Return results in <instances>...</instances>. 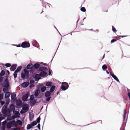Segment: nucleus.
Masks as SVG:
<instances>
[{
	"label": "nucleus",
	"instance_id": "a878e982",
	"mask_svg": "<svg viewBox=\"0 0 130 130\" xmlns=\"http://www.w3.org/2000/svg\"><path fill=\"white\" fill-rule=\"evenodd\" d=\"M46 90V87L45 86H42L41 89V91L42 92H44Z\"/></svg>",
	"mask_w": 130,
	"mask_h": 130
},
{
	"label": "nucleus",
	"instance_id": "4468645a",
	"mask_svg": "<svg viewBox=\"0 0 130 130\" xmlns=\"http://www.w3.org/2000/svg\"><path fill=\"white\" fill-rule=\"evenodd\" d=\"M41 76L39 74H36L35 75V80L36 81H38L41 78Z\"/></svg>",
	"mask_w": 130,
	"mask_h": 130
},
{
	"label": "nucleus",
	"instance_id": "5701e85b",
	"mask_svg": "<svg viewBox=\"0 0 130 130\" xmlns=\"http://www.w3.org/2000/svg\"><path fill=\"white\" fill-rule=\"evenodd\" d=\"M30 101L31 102H30V104L32 105H34L36 103V100L35 99H34L33 100H31Z\"/></svg>",
	"mask_w": 130,
	"mask_h": 130
},
{
	"label": "nucleus",
	"instance_id": "bf43d9fd",
	"mask_svg": "<svg viewBox=\"0 0 130 130\" xmlns=\"http://www.w3.org/2000/svg\"><path fill=\"white\" fill-rule=\"evenodd\" d=\"M19 71L17 69L16 70H15V72L16 73H18Z\"/></svg>",
	"mask_w": 130,
	"mask_h": 130
},
{
	"label": "nucleus",
	"instance_id": "7ed1b4c3",
	"mask_svg": "<svg viewBox=\"0 0 130 130\" xmlns=\"http://www.w3.org/2000/svg\"><path fill=\"white\" fill-rule=\"evenodd\" d=\"M69 87V85L66 82H63L62 83L61 88L64 91L67 90Z\"/></svg>",
	"mask_w": 130,
	"mask_h": 130
},
{
	"label": "nucleus",
	"instance_id": "39448f33",
	"mask_svg": "<svg viewBox=\"0 0 130 130\" xmlns=\"http://www.w3.org/2000/svg\"><path fill=\"white\" fill-rule=\"evenodd\" d=\"M2 85L3 87H9V84L8 80L7 79H5L4 83L2 84Z\"/></svg>",
	"mask_w": 130,
	"mask_h": 130
},
{
	"label": "nucleus",
	"instance_id": "9d476101",
	"mask_svg": "<svg viewBox=\"0 0 130 130\" xmlns=\"http://www.w3.org/2000/svg\"><path fill=\"white\" fill-rule=\"evenodd\" d=\"M17 66V65L16 64L12 65L10 69V71H14L16 69Z\"/></svg>",
	"mask_w": 130,
	"mask_h": 130
},
{
	"label": "nucleus",
	"instance_id": "a18cd8bd",
	"mask_svg": "<svg viewBox=\"0 0 130 130\" xmlns=\"http://www.w3.org/2000/svg\"><path fill=\"white\" fill-rule=\"evenodd\" d=\"M0 102L1 104L2 105H3L5 103V102L4 101H0Z\"/></svg>",
	"mask_w": 130,
	"mask_h": 130
},
{
	"label": "nucleus",
	"instance_id": "b1692460",
	"mask_svg": "<svg viewBox=\"0 0 130 130\" xmlns=\"http://www.w3.org/2000/svg\"><path fill=\"white\" fill-rule=\"evenodd\" d=\"M13 113L14 115H16L17 117H18L19 115V112L15 111H13Z\"/></svg>",
	"mask_w": 130,
	"mask_h": 130
},
{
	"label": "nucleus",
	"instance_id": "69168bd1",
	"mask_svg": "<svg viewBox=\"0 0 130 130\" xmlns=\"http://www.w3.org/2000/svg\"><path fill=\"white\" fill-rule=\"evenodd\" d=\"M79 18L78 19V20H77V21H76V25H77V22H78V21H79Z\"/></svg>",
	"mask_w": 130,
	"mask_h": 130
},
{
	"label": "nucleus",
	"instance_id": "e2e57ef3",
	"mask_svg": "<svg viewBox=\"0 0 130 130\" xmlns=\"http://www.w3.org/2000/svg\"><path fill=\"white\" fill-rule=\"evenodd\" d=\"M46 3V4H47V5H48L49 6V7H50V6L49 5H50V4H49V3Z\"/></svg>",
	"mask_w": 130,
	"mask_h": 130
},
{
	"label": "nucleus",
	"instance_id": "bb28decb",
	"mask_svg": "<svg viewBox=\"0 0 130 130\" xmlns=\"http://www.w3.org/2000/svg\"><path fill=\"white\" fill-rule=\"evenodd\" d=\"M8 87H5L3 88V90L4 93L8 92Z\"/></svg>",
	"mask_w": 130,
	"mask_h": 130
},
{
	"label": "nucleus",
	"instance_id": "338daca9",
	"mask_svg": "<svg viewBox=\"0 0 130 130\" xmlns=\"http://www.w3.org/2000/svg\"><path fill=\"white\" fill-rule=\"evenodd\" d=\"M51 74V72L50 70L49 71V75H50Z\"/></svg>",
	"mask_w": 130,
	"mask_h": 130
},
{
	"label": "nucleus",
	"instance_id": "774afa93",
	"mask_svg": "<svg viewBox=\"0 0 130 130\" xmlns=\"http://www.w3.org/2000/svg\"><path fill=\"white\" fill-rule=\"evenodd\" d=\"M106 72L108 74H109V72L108 71H106Z\"/></svg>",
	"mask_w": 130,
	"mask_h": 130
},
{
	"label": "nucleus",
	"instance_id": "603ef678",
	"mask_svg": "<svg viewBox=\"0 0 130 130\" xmlns=\"http://www.w3.org/2000/svg\"><path fill=\"white\" fill-rule=\"evenodd\" d=\"M20 129L18 128H14L13 129V130H19Z\"/></svg>",
	"mask_w": 130,
	"mask_h": 130
},
{
	"label": "nucleus",
	"instance_id": "0eeeda50",
	"mask_svg": "<svg viewBox=\"0 0 130 130\" xmlns=\"http://www.w3.org/2000/svg\"><path fill=\"white\" fill-rule=\"evenodd\" d=\"M29 110L28 108L26 106L24 107L20 111L21 114H23L27 112Z\"/></svg>",
	"mask_w": 130,
	"mask_h": 130
},
{
	"label": "nucleus",
	"instance_id": "a211bd4d",
	"mask_svg": "<svg viewBox=\"0 0 130 130\" xmlns=\"http://www.w3.org/2000/svg\"><path fill=\"white\" fill-rule=\"evenodd\" d=\"M52 83L51 82H47L46 83L45 85L46 86L50 87L52 86Z\"/></svg>",
	"mask_w": 130,
	"mask_h": 130
},
{
	"label": "nucleus",
	"instance_id": "dca6fc26",
	"mask_svg": "<svg viewBox=\"0 0 130 130\" xmlns=\"http://www.w3.org/2000/svg\"><path fill=\"white\" fill-rule=\"evenodd\" d=\"M9 108V109L10 110V111H11L13 112V111H15V107L13 104H11L10 105Z\"/></svg>",
	"mask_w": 130,
	"mask_h": 130
},
{
	"label": "nucleus",
	"instance_id": "0e129e2a",
	"mask_svg": "<svg viewBox=\"0 0 130 130\" xmlns=\"http://www.w3.org/2000/svg\"><path fill=\"white\" fill-rule=\"evenodd\" d=\"M5 127L4 126H3L2 127V130H4L5 129Z\"/></svg>",
	"mask_w": 130,
	"mask_h": 130
},
{
	"label": "nucleus",
	"instance_id": "4c0bfd02",
	"mask_svg": "<svg viewBox=\"0 0 130 130\" xmlns=\"http://www.w3.org/2000/svg\"><path fill=\"white\" fill-rule=\"evenodd\" d=\"M17 73L15 72H14L13 74V75L14 76V77L15 78H16L17 76Z\"/></svg>",
	"mask_w": 130,
	"mask_h": 130
},
{
	"label": "nucleus",
	"instance_id": "6e6552de",
	"mask_svg": "<svg viewBox=\"0 0 130 130\" xmlns=\"http://www.w3.org/2000/svg\"><path fill=\"white\" fill-rule=\"evenodd\" d=\"M39 122H31L30 124H28L27 125V129H30L33 126L37 124V123Z\"/></svg>",
	"mask_w": 130,
	"mask_h": 130
},
{
	"label": "nucleus",
	"instance_id": "ddd939ff",
	"mask_svg": "<svg viewBox=\"0 0 130 130\" xmlns=\"http://www.w3.org/2000/svg\"><path fill=\"white\" fill-rule=\"evenodd\" d=\"M110 74L111 76L115 80H116L118 82H119V79L116 75L111 73H110Z\"/></svg>",
	"mask_w": 130,
	"mask_h": 130
},
{
	"label": "nucleus",
	"instance_id": "4d7b16f0",
	"mask_svg": "<svg viewBox=\"0 0 130 130\" xmlns=\"http://www.w3.org/2000/svg\"><path fill=\"white\" fill-rule=\"evenodd\" d=\"M127 36H121L120 37L122 38H123Z\"/></svg>",
	"mask_w": 130,
	"mask_h": 130
},
{
	"label": "nucleus",
	"instance_id": "6e6d98bb",
	"mask_svg": "<svg viewBox=\"0 0 130 130\" xmlns=\"http://www.w3.org/2000/svg\"><path fill=\"white\" fill-rule=\"evenodd\" d=\"M15 46L17 47H20L21 46V45L20 44H19L18 45H15Z\"/></svg>",
	"mask_w": 130,
	"mask_h": 130
},
{
	"label": "nucleus",
	"instance_id": "6ab92c4d",
	"mask_svg": "<svg viewBox=\"0 0 130 130\" xmlns=\"http://www.w3.org/2000/svg\"><path fill=\"white\" fill-rule=\"evenodd\" d=\"M10 92H6L5 95V98L6 99H7L10 96Z\"/></svg>",
	"mask_w": 130,
	"mask_h": 130
},
{
	"label": "nucleus",
	"instance_id": "f03ea898",
	"mask_svg": "<svg viewBox=\"0 0 130 130\" xmlns=\"http://www.w3.org/2000/svg\"><path fill=\"white\" fill-rule=\"evenodd\" d=\"M29 73V71L24 69V70L22 71L21 74L22 78L23 79H24L25 78H27L28 77Z\"/></svg>",
	"mask_w": 130,
	"mask_h": 130
},
{
	"label": "nucleus",
	"instance_id": "7c9ffc66",
	"mask_svg": "<svg viewBox=\"0 0 130 130\" xmlns=\"http://www.w3.org/2000/svg\"><path fill=\"white\" fill-rule=\"evenodd\" d=\"M9 101L8 100H7L4 106H5L6 107H7L8 106L9 104Z\"/></svg>",
	"mask_w": 130,
	"mask_h": 130
},
{
	"label": "nucleus",
	"instance_id": "412c9836",
	"mask_svg": "<svg viewBox=\"0 0 130 130\" xmlns=\"http://www.w3.org/2000/svg\"><path fill=\"white\" fill-rule=\"evenodd\" d=\"M29 118L30 120V121H31L33 119V118L34 117V115L33 113H29Z\"/></svg>",
	"mask_w": 130,
	"mask_h": 130
},
{
	"label": "nucleus",
	"instance_id": "72a5a7b5",
	"mask_svg": "<svg viewBox=\"0 0 130 130\" xmlns=\"http://www.w3.org/2000/svg\"><path fill=\"white\" fill-rule=\"evenodd\" d=\"M34 99V96L33 95H31L30 97V101Z\"/></svg>",
	"mask_w": 130,
	"mask_h": 130
},
{
	"label": "nucleus",
	"instance_id": "473e14b6",
	"mask_svg": "<svg viewBox=\"0 0 130 130\" xmlns=\"http://www.w3.org/2000/svg\"><path fill=\"white\" fill-rule=\"evenodd\" d=\"M102 68L103 70H105L107 69V66L106 65L104 64L102 66Z\"/></svg>",
	"mask_w": 130,
	"mask_h": 130
},
{
	"label": "nucleus",
	"instance_id": "f8f14e48",
	"mask_svg": "<svg viewBox=\"0 0 130 130\" xmlns=\"http://www.w3.org/2000/svg\"><path fill=\"white\" fill-rule=\"evenodd\" d=\"M126 108H124V115H123V122H125V121H126L127 119V117L126 116Z\"/></svg>",
	"mask_w": 130,
	"mask_h": 130
},
{
	"label": "nucleus",
	"instance_id": "79ce46f5",
	"mask_svg": "<svg viewBox=\"0 0 130 130\" xmlns=\"http://www.w3.org/2000/svg\"><path fill=\"white\" fill-rule=\"evenodd\" d=\"M22 103V101L21 100H19L17 102V104L18 105H20Z\"/></svg>",
	"mask_w": 130,
	"mask_h": 130
},
{
	"label": "nucleus",
	"instance_id": "f257e3e1",
	"mask_svg": "<svg viewBox=\"0 0 130 130\" xmlns=\"http://www.w3.org/2000/svg\"><path fill=\"white\" fill-rule=\"evenodd\" d=\"M1 111L4 116L7 117L10 116L11 111L9 109L5 106H3L2 108Z\"/></svg>",
	"mask_w": 130,
	"mask_h": 130
},
{
	"label": "nucleus",
	"instance_id": "a19ab883",
	"mask_svg": "<svg viewBox=\"0 0 130 130\" xmlns=\"http://www.w3.org/2000/svg\"><path fill=\"white\" fill-rule=\"evenodd\" d=\"M112 30L113 32H116L117 31V30L115 28L113 27V26H112Z\"/></svg>",
	"mask_w": 130,
	"mask_h": 130
},
{
	"label": "nucleus",
	"instance_id": "3c124183",
	"mask_svg": "<svg viewBox=\"0 0 130 130\" xmlns=\"http://www.w3.org/2000/svg\"><path fill=\"white\" fill-rule=\"evenodd\" d=\"M40 124H38L37 125V127L40 130Z\"/></svg>",
	"mask_w": 130,
	"mask_h": 130
},
{
	"label": "nucleus",
	"instance_id": "1a4fd4ad",
	"mask_svg": "<svg viewBox=\"0 0 130 130\" xmlns=\"http://www.w3.org/2000/svg\"><path fill=\"white\" fill-rule=\"evenodd\" d=\"M29 83L28 82H24L22 83L21 86L23 88H26L29 85Z\"/></svg>",
	"mask_w": 130,
	"mask_h": 130
},
{
	"label": "nucleus",
	"instance_id": "c03bdc74",
	"mask_svg": "<svg viewBox=\"0 0 130 130\" xmlns=\"http://www.w3.org/2000/svg\"><path fill=\"white\" fill-rule=\"evenodd\" d=\"M51 98V97H48L46 100V101L47 102H48L50 100Z\"/></svg>",
	"mask_w": 130,
	"mask_h": 130
},
{
	"label": "nucleus",
	"instance_id": "58836bf2",
	"mask_svg": "<svg viewBox=\"0 0 130 130\" xmlns=\"http://www.w3.org/2000/svg\"><path fill=\"white\" fill-rule=\"evenodd\" d=\"M7 116L8 117L7 118V119L8 120L10 121L12 119V118L11 116Z\"/></svg>",
	"mask_w": 130,
	"mask_h": 130
},
{
	"label": "nucleus",
	"instance_id": "aec40b11",
	"mask_svg": "<svg viewBox=\"0 0 130 130\" xmlns=\"http://www.w3.org/2000/svg\"><path fill=\"white\" fill-rule=\"evenodd\" d=\"M51 94V92L49 91H47L45 92V96L46 97H48L50 96Z\"/></svg>",
	"mask_w": 130,
	"mask_h": 130
},
{
	"label": "nucleus",
	"instance_id": "423d86ee",
	"mask_svg": "<svg viewBox=\"0 0 130 130\" xmlns=\"http://www.w3.org/2000/svg\"><path fill=\"white\" fill-rule=\"evenodd\" d=\"M7 124V127L8 128H10L12 127L13 126L16 127L17 126V124L14 123V122H8Z\"/></svg>",
	"mask_w": 130,
	"mask_h": 130
},
{
	"label": "nucleus",
	"instance_id": "5fc2aeb1",
	"mask_svg": "<svg viewBox=\"0 0 130 130\" xmlns=\"http://www.w3.org/2000/svg\"><path fill=\"white\" fill-rule=\"evenodd\" d=\"M10 122H16L14 121H10ZM16 122H22V121H21L18 120H17V121Z\"/></svg>",
	"mask_w": 130,
	"mask_h": 130
},
{
	"label": "nucleus",
	"instance_id": "c756f323",
	"mask_svg": "<svg viewBox=\"0 0 130 130\" xmlns=\"http://www.w3.org/2000/svg\"><path fill=\"white\" fill-rule=\"evenodd\" d=\"M4 119V116L2 115L1 113H0V122L3 119Z\"/></svg>",
	"mask_w": 130,
	"mask_h": 130
},
{
	"label": "nucleus",
	"instance_id": "c9c22d12",
	"mask_svg": "<svg viewBox=\"0 0 130 130\" xmlns=\"http://www.w3.org/2000/svg\"><path fill=\"white\" fill-rule=\"evenodd\" d=\"M80 10L83 12H85L86 11L85 8L84 7H82L80 9Z\"/></svg>",
	"mask_w": 130,
	"mask_h": 130
},
{
	"label": "nucleus",
	"instance_id": "c85d7f7f",
	"mask_svg": "<svg viewBox=\"0 0 130 130\" xmlns=\"http://www.w3.org/2000/svg\"><path fill=\"white\" fill-rule=\"evenodd\" d=\"M39 91L38 90H37L35 91V93L34 95L35 96H37L39 95Z\"/></svg>",
	"mask_w": 130,
	"mask_h": 130
},
{
	"label": "nucleus",
	"instance_id": "ea45409f",
	"mask_svg": "<svg viewBox=\"0 0 130 130\" xmlns=\"http://www.w3.org/2000/svg\"><path fill=\"white\" fill-rule=\"evenodd\" d=\"M39 70L40 71H42L44 70V67H39Z\"/></svg>",
	"mask_w": 130,
	"mask_h": 130
},
{
	"label": "nucleus",
	"instance_id": "f3484780",
	"mask_svg": "<svg viewBox=\"0 0 130 130\" xmlns=\"http://www.w3.org/2000/svg\"><path fill=\"white\" fill-rule=\"evenodd\" d=\"M39 74L41 76L44 77L46 75V73L44 71H42Z\"/></svg>",
	"mask_w": 130,
	"mask_h": 130
},
{
	"label": "nucleus",
	"instance_id": "864d4df0",
	"mask_svg": "<svg viewBox=\"0 0 130 130\" xmlns=\"http://www.w3.org/2000/svg\"><path fill=\"white\" fill-rule=\"evenodd\" d=\"M46 2H45L44 3H43V6L44 7H45V8L46 7V6H45V4H46V3H46Z\"/></svg>",
	"mask_w": 130,
	"mask_h": 130
},
{
	"label": "nucleus",
	"instance_id": "f704fd0d",
	"mask_svg": "<svg viewBox=\"0 0 130 130\" xmlns=\"http://www.w3.org/2000/svg\"><path fill=\"white\" fill-rule=\"evenodd\" d=\"M5 74V71L4 70H2L1 71V73H0V75L1 76H3Z\"/></svg>",
	"mask_w": 130,
	"mask_h": 130
},
{
	"label": "nucleus",
	"instance_id": "2eb2a0df",
	"mask_svg": "<svg viewBox=\"0 0 130 130\" xmlns=\"http://www.w3.org/2000/svg\"><path fill=\"white\" fill-rule=\"evenodd\" d=\"M50 87V92L51 93H52L55 90V85H53Z\"/></svg>",
	"mask_w": 130,
	"mask_h": 130
},
{
	"label": "nucleus",
	"instance_id": "09e8293b",
	"mask_svg": "<svg viewBox=\"0 0 130 130\" xmlns=\"http://www.w3.org/2000/svg\"><path fill=\"white\" fill-rule=\"evenodd\" d=\"M117 41V40L116 39H113L111 40V42L112 43H113Z\"/></svg>",
	"mask_w": 130,
	"mask_h": 130
},
{
	"label": "nucleus",
	"instance_id": "9b49d317",
	"mask_svg": "<svg viewBox=\"0 0 130 130\" xmlns=\"http://www.w3.org/2000/svg\"><path fill=\"white\" fill-rule=\"evenodd\" d=\"M28 95L27 94H26L24 95L22 97V100L23 101H26L28 97Z\"/></svg>",
	"mask_w": 130,
	"mask_h": 130
},
{
	"label": "nucleus",
	"instance_id": "2f4dec72",
	"mask_svg": "<svg viewBox=\"0 0 130 130\" xmlns=\"http://www.w3.org/2000/svg\"><path fill=\"white\" fill-rule=\"evenodd\" d=\"M40 117H39L36 120L34 121H33L32 122H40Z\"/></svg>",
	"mask_w": 130,
	"mask_h": 130
},
{
	"label": "nucleus",
	"instance_id": "4be33fe9",
	"mask_svg": "<svg viewBox=\"0 0 130 130\" xmlns=\"http://www.w3.org/2000/svg\"><path fill=\"white\" fill-rule=\"evenodd\" d=\"M16 94L15 93H12L11 94V99L12 100H14Z\"/></svg>",
	"mask_w": 130,
	"mask_h": 130
},
{
	"label": "nucleus",
	"instance_id": "37998d69",
	"mask_svg": "<svg viewBox=\"0 0 130 130\" xmlns=\"http://www.w3.org/2000/svg\"><path fill=\"white\" fill-rule=\"evenodd\" d=\"M22 68V66H20L18 67V68H17V69L19 71Z\"/></svg>",
	"mask_w": 130,
	"mask_h": 130
},
{
	"label": "nucleus",
	"instance_id": "680f3d73",
	"mask_svg": "<svg viewBox=\"0 0 130 130\" xmlns=\"http://www.w3.org/2000/svg\"><path fill=\"white\" fill-rule=\"evenodd\" d=\"M6 72L7 73L8 75H9L10 74L8 70H7Z\"/></svg>",
	"mask_w": 130,
	"mask_h": 130
},
{
	"label": "nucleus",
	"instance_id": "e433bc0d",
	"mask_svg": "<svg viewBox=\"0 0 130 130\" xmlns=\"http://www.w3.org/2000/svg\"><path fill=\"white\" fill-rule=\"evenodd\" d=\"M5 66L6 68L10 67L11 66V64L10 63H7L5 65Z\"/></svg>",
	"mask_w": 130,
	"mask_h": 130
},
{
	"label": "nucleus",
	"instance_id": "49530a36",
	"mask_svg": "<svg viewBox=\"0 0 130 130\" xmlns=\"http://www.w3.org/2000/svg\"><path fill=\"white\" fill-rule=\"evenodd\" d=\"M15 123H16V124H17H17H19V125H22L23 123L22 122H14Z\"/></svg>",
	"mask_w": 130,
	"mask_h": 130
},
{
	"label": "nucleus",
	"instance_id": "cd10ccee",
	"mask_svg": "<svg viewBox=\"0 0 130 130\" xmlns=\"http://www.w3.org/2000/svg\"><path fill=\"white\" fill-rule=\"evenodd\" d=\"M32 64H28L27 65L26 68L27 69H32Z\"/></svg>",
	"mask_w": 130,
	"mask_h": 130
},
{
	"label": "nucleus",
	"instance_id": "de8ad7c7",
	"mask_svg": "<svg viewBox=\"0 0 130 130\" xmlns=\"http://www.w3.org/2000/svg\"><path fill=\"white\" fill-rule=\"evenodd\" d=\"M34 86V84H32L31 83H30V85L29 86V87L30 88H31L32 87H33Z\"/></svg>",
	"mask_w": 130,
	"mask_h": 130
},
{
	"label": "nucleus",
	"instance_id": "8fccbe9b",
	"mask_svg": "<svg viewBox=\"0 0 130 130\" xmlns=\"http://www.w3.org/2000/svg\"><path fill=\"white\" fill-rule=\"evenodd\" d=\"M34 82L33 80H31L30 81V83H31L32 84H34Z\"/></svg>",
	"mask_w": 130,
	"mask_h": 130
},
{
	"label": "nucleus",
	"instance_id": "20e7f679",
	"mask_svg": "<svg viewBox=\"0 0 130 130\" xmlns=\"http://www.w3.org/2000/svg\"><path fill=\"white\" fill-rule=\"evenodd\" d=\"M30 46L29 43L26 41L23 42L21 44V47L24 48L28 47Z\"/></svg>",
	"mask_w": 130,
	"mask_h": 130
},
{
	"label": "nucleus",
	"instance_id": "393cba45",
	"mask_svg": "<svg viewBox=\"0 0 130 130\" xmlns=\"http://www.w3.org/2000/svg\"><path fill=\"white\" fill-rule=\"evenodd\" d=\"M34 68L35 69H37L40 67V64L38 63H36L34 65Z\"/></svg>",
	"mask_w": 130,
	"mask_h": 130
},
{
	"label": "nucleus",
	"instance_id": "13d9d810",
	"mask_svg": "<svg viewBox=\"0 0 130 130\" xmlns=\"http://www.w3.org/2000/svg\"><path fill=\"white\" fill-rule=\"evenodd\" d=\"M47 69L46 67H44V70L45 71H47Z\"/></svg>",
	"mask_w": 130,
	"mask_h": 130
},
{
	"label": "nucleus",
	"instance_id": "052dcab7",
	"mask_svg": "<svg viewBox=\"0 0 130 130\" xmlns=\"http://www.w3.org/2000/svg\"><path fill=\"white\" fill-rule=\"evenodd\" d=\"M2 124L3 125H4L5 124H6L7 122H2Z\"/></svg>",
	"mask_w": 130,
	"mask_h": 130
}]
</instances>
